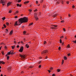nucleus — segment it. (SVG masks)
Returning a JSON list of instances; mask_svg holds the SVG:
<instances>
[{
	"mask_svg": "<svg viewBox=\"0 0 76 76\" xmlns=\"http://www.w3.org/2000/svg\"><path fill=\"white\" fill-rule=\"evenodd\" d=\"M20 19H21V21H22L23 23H26V22H27L28 20V18L26 17H24L23 18H21Z\"/></svg>",
	"mask_w": 76,
	"mask_h": 76,
	"instance_id": "f257e3e1",
	"label": "nucleus"
},
{
	"mask_svg": "<svg viewBox=\"0 0 76 76\" xmlns=\"http://www.w3.org/2000/svg\"><path fill=\"white\" fill-rule=\"evenodd\" d=\"M18 21H17V24H18V25H21L22 23H23L22 22V20L20 19V18L19 20Z\"/></svg>",
	"mask_w": 76,
	"mask_h": 76,
	"instance_id": "f03ea898",
	"label": "nucleus"
},
{
	"mask_svg": "<svg viewBox=\"0 0 76 76\" xmlns=\"http://www.w3.org/2000/svg\"><path fill=\"white\" fill-rule=\"evenodd\" d=\"M34 18H35L36 20H38L39 19L38 18V17H37V13H35L34 14Z\"/></svg>",
	"mask_w": 76,
	"mask_h": 76,
	"instance_id": "7ed1b4c3",
	"label": "nucleus"
},
{
	"mask_svg": "<svg viewBox=\"0 0 76 76\" xmlns=\"http://www.w3.org/2000/svg\"><path fill=\"white\" fill-rule=\"evenodd\" d=\"M1 3L2 4L3 6H4V4H5V1H4L3 0H1L0 1Z\"/></svg>",
	"mask_w": 76,
	"mask_h": 76,
	"instance_id": "20e7f679",
	"label": "nucleus"
},
{
	"mask_svg": "<svg viewBox=\"0 0 76 76\" xmlns=\"http://www.w3.org/2000/svg\"><path fill=\"white\" fill-rule=\"evenodd\" d=\"M23 47L22 46L19 50V52H22L23 51Z\"/></svg>",
	"mask_w": 76,
	"mask_h": 76,
	"instance_id": "39448f33",
	"label": "nucleus"
},
{
	"mask_svg": "<svg viewBox=\"0 0 76 76\" xmlns=\"http://www.w3.org/2000/svg\"><path fill=\"white\" fill-rule=\"evenodd\" d=\"M48 50H43V51L41 53L42 54H43L47 53H48Z\"/></svg>",
	"mask_w": 76,
	"mask_h": 76,
	"instance_id": "423d86ee",
	"label": "nucleus"
},
{
	"mask_svg": "<svg viewBox=\"0 0 76 76\" xmlns=\"http://www.w3.org/2000/svg\"><path fill=\"white\" fill-rule=\"evenodd\" d=\"M20 56L21 57V58H23L25 57V55H22L20 54Z\"/></svg>",
	"mask_w": 76,
	"mask_h": 76,
	"instance_id": "0eeeda50",
	"label": "nucleus"
},
{
	"mask_svg": "<svg viewBox=\"0 0 76 76\" xmlns=\"http://www.w3.org/2000/svg\"><path fill=\"white\" fill-rule=\"evenodd\" d=\"M18 21H16L15 23L14 24V26H16L17 25L18 26Z\"/></svg>",
	"mask_w": 76,
	"mask_h": 76,
	"instance_id": "6e6552de",
	"label": "nucleus"
},
{
	"mask_svg": "<svg viewBox=\"0 0 76 76\" xmlns=\"http://www.w3.org/2000/svg\"><path fill=\"white\" fill-rule=\"evenodd\" d=\"M10 54H11V52H9L6 55V56H5L6 57H7V56H9V55H10Z\"/></svg>",
	"mask_w": 76,
	"mask_h": 76,
	"instance_id": "1a4fd4ad",
	"label": "nucleus"
},
{
	"mask_svg": "<svg viewBox=\"0 0 76 76\" xmlns=\"http://www.w3.org/2000/svg\"><path fill=\"white\" fill-rule=\"evenodd\" d=\"M11 3H12V2H8L7 3V6H10V5L11 4Z\"/></svg>",
	"mask_w": 76,
	"mask_h": 76,
	"instance_id": "9d476101",
	"label": "nucleus"
},
{
	"mask_svg": "<svg viewBox=\"0 0 76 76\" xmlns=\"http://www.w3.org/2000/svg\"><path fill=\"white\" fill-rule=\"evenodd\" d=\"M12 34H13V30H12L10 33V35H12Z\"/></svg>",
	"mask_w": 76,
	"mask_h": 76,
	"instance_id": "9b49d317",
	"label": "nucleus"
},
{
	"mask_svg": "<svg viewBox=\"0 0 76 76\" xmlns=\"http://www.w3.org/2000/svg\"><path fill=\"white\" fill-rule=\"evenodd\" d=\"M17 6L18 7V6H19L20 7H21V6H22V4H20V5L19 4H17Z\"/></svg>",
	"mask_w": 76,
	"mask_h": 76,
	"instance_id": "f8f14e48",
	"label": "nucleus"
},
{
	"mask_svg": "<svg viewBox=\"0 0 76 76\" xmlns=\"http://www.w3.org/2000/svg\"><path fill=\"white\" fill-rule=\"evenodd\" d=\"M8 71L9 72H10L11 71V68L10 67H9L8 68Z\"/></svg>",
	"mask_w": 76,
	"mask_h": 76,
	"instance_id": "ddd939ff",
	"label": "nucleus"
},
{
	"mask_svg": "<svg viewBox=\"0 0 76 76\" xmlns=\"http://www.w3.org/2000/svg\"><path fill=\"white\" fill-rule=\"evenodd\" d=\"M11 47H12V50H13V49H14V48H15V45H14L13 46H12Z\"/></svg>",
	"mask_w": 76,
	"mask_h": 76,
	"instance_id": "4468645a",
	"label": "nucleus"
},
{
	"mask_svg": "<svg viewBox=\"0 0 76 76\" xmlns=\"http://www.w3.org/2000/svg\"><path fill=\"white\" fill-rule=\"evenodd\" d=\"M29 2V1H26L24 2V4H26V3H28Z\"/></svg>",
	"mask_w": 76,
	"mask_h": 76,
	"instance_id": "2eb2a0df",
	"label": "nucleus"
},
{
	"mask_svg": "<svg viewBox=\"0 0 76 76\" xmlns=\"http://www.w3.org/2000/svg\"><path fill=\"white\" fill-rule=\"evenodd\" d=\"M26 47L27 48H29V45H28V44H26Z\"/></svg>",
	"mask_w": 76,
	"mask_h": 76,
	"instance_id": "dca6fc26",
	"label": "nucleus"
},
{
	"mask_svg": "<svg viewBox=\"0 0 76 76\" xmlns=\"http://www.w3.org/2000/svg\"><path fill=\"white\" fill-rule=\"evenodd\" d=\"M29 68H30L31 69H32V68H33L34 67V66H33L30 65L29 67H28Z\"/></svg>",
	"mask_w": 76,
	"mask_h": 76,
	"instance_id": "f3484780",
	"label": "nucleus"
},
{
	"mask_svg": "<svg viewBox=\"0 0 76 76\" xmlns=\"http://www.w3.org/2000/svg\"><path fill=\"white\" fill-rule=\"evenodd\" d=\"M6 31H5V32L7 34V33H8L9 30L7 29H6Z\"/></svg>",
	"mask_w": 76,
	"mask_h": 76,
	"instance_id": "a211bd4d",
	"label": "nucleus"
},
{
	"mask_svg": "<svg viewBox=\"0 0 76 76\" xmlns=\"http://www.w3.org/2000/svg\"><path fill=\"white\" fill-rule=\"evenodd\" d=\"M16 54V53L15 52L13 53V50H12V52L11 53V54Z\"/></svg>",
	"mask_w": 76,
	"mask_h": 76,
	"instance_id": "6ab92c4d",
	"label": "nucleus"
},
{
	"mask_svg": "<svg viewBox=\"0 0 76 76\" xmlns=\"http://www.w3.org/2000/svg\"><path fill=\"white\" fill-rule=\"evenodd\" d=\"M64 59L65 60H67V58L65 56L64 57Z\"/></svg>",
	"mask_w": 76,
	"mask_h": 76,
	"instance_id": "aec40b11",
	"label": "nucleus"
},
{
	"mask_svg": "<svg viewBox=\"0 0 76 76\" xmlns=\"http://www.w3.org/2000/svg\"><path fill=\"white\" fill-rule=\"evenodd\" d=\"M5 19H6V18H5V17H4L2 18V19L3 20H5Z\"/></svg>",
	"mask_w": 76,
	"mask_h": 76,
	"instance_id": "412c9836",
	"label": "nucleus"
},
{
	"mask_svg": "<svg viewBox=\"0 0 76 76\" xmlns=\"http://www.w3.org/2000/svg\"><path fill=\"white\" fill-rule=\"evenodd\" d=\"M1 63L3 64H5V63L3 61H1Z\"/></svg>",
	"mask_w": 76,
	"mask_h": 76,
	"instance_id": "4be33fe9",
	"label": "nucleus"
},
{
	"mask_svg": "<svg viewBox=\"0 0 76 76\" xmlns=\"http://www.w3.org/2000/svg\"><path fill=\"white\" fill-rule=\"evenodd\" d=\"M21 1L22 0H18V3H20Z\"/></svg>",
	"mask_w": 76,
	"mask_h": 76,
	"instance_id": "5701e85b",
	"label": "nucleus"
},
{
	"mask_svg": "<svg viewBox=\"0 0 76 76\" xmlns=\"http://www.w3.org/2000/svg\"><path fill=\"white\" fill-rule=\"evenodd\" d=\"M33 25V23H30L29 24V26H31V25Z\"/></svg>",
	"mask_w": 76,
	"mask_h": 76,
	"instance_id": "b1692460",
	"label": "nucleus"
},
{
	"mask_svg": "<svg viewBox=\"0 0 76 76\" xmlns=\"http://www.w3.org/2000/svg\"><path fill=\"white\" fill-rule=\"evenodd\" d=\"M7 60H9V56H7Z\"/></svg>",
	"mask_w": 76,
	"mask_h": 76,
	"instance_id": "393cba45",
	"label": "nucleus"
},
{
	"mask_svg": "<svg viewBox=\"0 0 76 76\" xmlns=\"http://www.w3.org/2000/svg\"><path fill=\"white\" fill-rule=\"evenodd\" d=\"M6 24L7 26H9V23H6Z\"/></svg>",
	"mask_w": 76,
	"mask_h": 76,
	"instance_id": "a878e982",
	"label": "nucleus"
},
{
	"mask_svg": "<svg viewBox=\"0 0 76 76\" xmlns=\"http://www.w3.org/2000/svg\"><path fill=\"white\" fill-rule=\"evenodd\" d=\"M29 12H32V10L31 9H29L28 10Z\"/></svg>",
	"mask_w": 76,
	"mask_h": 76,
	"instance_id": "bb28decb",
	"label": "nucleus"
},
{
	"mask_svg": "<svg viewBox=\"0 0 76 76\" xmlns=\"http://www.w3.org/2000/svg\"><path fill=\"white\" fill-rule=\"evenodd\" d=\"M61 23H64V20H62V21H61Z\"/></svg>",
	"mask_w": 76,
	"mask_h": 76,
	"instance_id": "cd10ccee",
	"label": "nucleus"
},
{
	"mask_svg": "<svg viewBox=\"0 0 76 76\" xmlns=\"http://www.w3.org/2000/svg\"><path fill=\"white\" fill-rule=\"evenodd\" d=\"M60 69H57V72H60Z\"/></svg>",
	"mask_w": 76,
	"mask_h": 76,
	"instance_id": "c85d7f7f",
	"label": "nucleus"
},
{
	"mask_svg": "<svg viewBox=\"0 0 76 76\" xmlns=\"http://www.w3.org/2000/svg\"><path fill=\"white\" fill-rule=\"evenodd\" d=\"M51 28V29H55L56 28L53 27H52Z\"/></svg>",
	"mask_w": 76,
	"mask_h": 76,
	"instance_id": "c756f323",
	"label": "nucleus"
},
{
	"mask_svg": "<svg viewBox=\"0 0 76 76\" xmlns=\"http://www.w3.org/2000/svg\"><path fill=\"white\" fill-rule=\"evenodd\" d=\"M3 26H4V27L5 28H6V25H5V24H4L3 25Z\"/></svg>",
	"mask_w": 76,
	"mask_h": 76,
	"instance_id": "7c9ffc66",
	"label": "nucleus"
},
{
	"mask_svg": "<svg viewBox=\"0 0 76 76\" xmlns=\"http://www.w3.org/2000/svg\"><path fill=\"white\" fill-rule=\"evenodd\" d=\"M67 55H68V57H69V56H70L71 54H70V53H69V54H67Z\"/></svg>",
	"mask_w": 76,
	"mask_h": 76,
	"instance_id": "2f4dec72",
	"label": "nucleus"
},
{
	"mask_svg": "<svg viewBox=\"0 0 76 76\" xmlns=\"http://www.w3.org/2000/svg\"><path fill=\"white\" fill-rule=\"evenodd\" d=\"M19 13V11H16V12H15L16 14L17 13Z\"/></svg>",
	"mask_w": 76,
	"mask_h": 76,
	"instance_id": "473e14b6",
	"label": "nucleus"
},
{
	"mask_svg": "<svg viewBox=\"0 0 76 76\" xmlns=\"http://www.w3.org/2000/svg\"><path fill=\"white\" fill-rule=\"evenodd\" d=\"M64 63V60H62V64H63Z\"/></svg>",
	"mask_w": 76,
	"mask_h": 76,
	"instance_id": "72a5a7b5",
	"label": "nucleus"
},
{
	"mask_svg": "<svg viewBox=\"0 0 76 76\" xmlns=\"http://www.w3.org/2000/svg\"><path fill=\"white\" fill-rule=\"evenodd\" d=\"M2 54H3V55H4V52H3V51H2L1 52Z\"/></svg>",
	"mask_w": 76,
	"mask_h": 76,
	"instance_id": "f704fd0d",
	"label": "nucleus"
},
{
	"mask_svg": "<svg viewBox=\"0 0 76 76\" xmlns=\"http://www.w3.org/2000/svg\"><path fill=\"white\" fill-rule=\"evenodd\" d=\"M53 16L54 17V18H55V17H56V16H57V15L56 14L55 15H54Z\"/></svg>",
	"mask_w": 76,
	"mask_h": 76,
	"instance_id": "c9c22d12",
	"label": "nucleus"
},
{
	"mask_svg": "<svg viewBox=\"0 0 76 76\" xmlns=\"http://www.w3.org/2000/svg\"><path fill=\"white\" fill-rule=\"evenodd\" d=\"M58 50H61V47H59Z\"/></svg>",
	"mask_w": 76,
	"mask_h": 76,
	"instance_id": "e433bc0d",
	"label": "nucleus"
},
{
	"mask_svg": "<svg viewBox=\"0 0 76 76\" xmlns=\"http://www.w3.org/2000/svg\"><path fill=\"white\" fill-rule=\"evenodd\" d=\"M67 47H68V48H70V45H68L67 46Z\"/></svg>",
	"mask_w": 76,
	"mask_h": 76,
	"instance_id": "4c0bfd02",
	"label": "nucleus"
},
{
	"mask_svg": "<svg viewBox=\"0 0 76 76\" xmlns=\"http://www.w3.org/2000/svg\"><path fill=\"white\" fill-rule=\"evenodd\" d=\"M9 12L10 13H12V10H10L9 11Z\"/></svg>",
	"mask_w": 76,
	"mask_h": 76,
	"instance_id": "58836bf2",
	"label": "nucleus"
},
{
	"mask_svg": "<svg viewBox=\"0 0 76 76\" xmlns=\"http://www.w3.org/2000/svg\"><path fill=\"white\" fill-rule=\"evenodd\" d=\"M62 40H61V39H60V43H62Z\"/></svg>",
	"mask_w": 76,
	"mask_h": 76,
	"instance_id": "ea45409f",
	"label": "nucleus"
},
{
	"mask_svg": "<svg viewBox=\"0 0 76 76\" xmlns=\"http://www.w3.org/2000/svg\"><path fill=\"white\" fill-rule=\"evenodd\" d=\"M66 3L68 4H69V1H66Z\"/></svg>",
	"mask_w": 76,
	"mask_h": 76,
	"instance_id": "a19ab883",
	"label": "nucleus"
},
{
	"mask_svg": "<svg viewBox=\"0 0 76 76\" xmlns=\"http://www.w3.org/2000/svg\"><path fill=\"white\" fill-rule=\"evenodd\" d=\"M41 65H39V68H41Z\"/></svg>",
	"mask_w": 76,
	"mask_h": 76,
	"instance_id": "79ce46f5",
	"label": "nucleus"
},
{
	"mask_svg": "<svg viewBox=\"0 0 76 76\" xmlns=\"http://www.w3.org/2000/svg\"><path fill=\"white\" fill-rule=\"evenodd\" d=\"M53 26H54V27H57V26L56 25H54Z\"/></svg>",
	"mask_w": 76,
	"mask_h": 76,
	"instance_id": "37998d69",
	"label": "nucleus"
},
{
	"mask_svg": "<svg viewBox=\"0 0 76 76\" xmlns=\"http://www.w3.org/2000/svg\"><path fill=\"white\" fill-rule=\"evenodd\" d=\"M46 43H47V42H46V41H45L44 42V44H46Z\"/></svg>",
	"mask_w": 76,
	"mask_h": 76,
	"instance_id": "c03bdc74",
	"label": "nucleus"
},
{
	"mask_svg": "<svg viewBox=\"0 0 76 76\" xmlns=\"http://www.w3.org/2000/svg\"><path fill=\"white\" fill-rule=\"evenodd\" d=\"M64 38V37L63 36H62L60 37V38Z\"/></svg>",
	"mask_w": 76,
	"mask_h": 76,
	"instance_id": "a18cd8bd",
	"label": "nucleus"
},
{
	"mask_svg": "<svg viewBox=\"0 0 76 76\" xmlns=\"http://www.w3.org/2000/svg\"><path fill=\"white\" fill-rule=\"evenodd\" d=\"M48 71L49 73H50V72H51V71H50V70H48Z\"/></svg>",
	"mask_w": 76,
	"mask_h": 76,
	"instance_id": "49530a36",
	"label": "nucleus"
},
{
	"mask_svg": "<svg viewBox=\"0 0 76 76\" xmlns=\"http://www.w3.org/2000/svg\"><path fill=\"white\" fill-rule=\"evenodd\" d=\"M56 76V75L54 74H53L52 75V76Z\"/></svg>",
	"mask_w": 76,
	"mask_h": 76,
	"instance_id": "de8ad7c7",
	"label": "nucleus"
},
{
	"mask_svg": "<svg viewBox=\"0 0 76 76\" xmlns=\"http://www.w3.org/2000/svg\"><path fill=\"white\" fill-rule=\"evenodd\" d=\"M38 15L39 16H40L41 15V12H39V13Z\"/></svg>",
	"mask_w": 76,
	"mask_h": 76,
	"instance_id": "09e8293b",
	"label": "nucleus"
},
{
	"mask_svg": "<svg viewBox=\"0 0 76 76\" xmlns=\"http://www.w3.org/2000/svg\"><path fill=\"white\" fill-rule=\"evenodd\" d=\"M7 46H5V47H4V48H5V49H7Z\"/></svg>",
	"mask_w": 76,
	"mask_h": 76,
	"instance_id": "8fccbe9b",
	"label": "nucleus"
},
{
	"mask_svg": "<svg viewBox=\"0 0 76 76\" xmlns=\"http://www.w3.org/2000/svg\"><path fill=\"white\" fill-rule=\"evenodd\" d=\"M59 3H60V1H58L57 2V4H59Z\"/></svg>",
	"mask_w": 76,
	"mask_h": 76,
	"instance_id": "3c124183",
	"label": "nucleus"
},
{
	"mask_svg": "<svg viewBox=\"0 0 76 76\" xmlns=\"http://www.w3.org/2000/svg\"><path fill=\"white\" fill-rule=\"evenodd\" d=\"M72 8H75V7L74 5H73L72 7Z\"/></svg>",
	"mask_w": 76,
	"mask_h": 76,
	"instance_id": "603ef678",
	"label": "nucleus"
},
{
	"mask_svg": "<svg viewBox=\"0 0 76 76\" xmlns=\"http://www.w3.org/2000/svg\"><path fill=\"white\" fill-rule=\"evenodd\" d=\"M23 71H22L21 72V74H23Z\"/></svg>",
	"mask_w": 76,
	"mask_h": 76,
	"instance_id": "864d4df0",
	"label": "nucleus"
},
{
	"mask_svg": "<svg viewBox=\"0 0 76 76\" xmlns=\"http://www.w3.org/2000/svg\"><path fill=\"white\" fill-rule=\"evenodd\" d=\"M26 31H24L23 32V33H24V34H26Z\"/></svg>",
	"mask_w": 76,
	"mask_h": 76,
	"instance_id": "5fc2aeb1",
	"label": "nucleus"
},
{
	"mask_svg": "<svg viewBox=\"0 0 76 76\" xmlns=\"http://www.w3.org/2000/svg\"><path fill=\"white\" fill-rule=\"evenodd\" d=\"M17 48H19V45H18L17 46Z\"/></svg>",
	"mask_w": 76,
	"mask_h": 76,
	"instance_id": "6e6d98bb",
	"label": "nucleus"
},
{
	"mask_svg": "<svg viewBox=\"0 0 76 76\" xmlns=\"http://www.w3.org/2000/svg\"><path fill=\"white\" fill-rule=\"evenodd\" d=\"M45 5H44L43 7L44 8H45Z\"/></svg>",
	"mask_w": 76,
	"mask_h": 76,
	"instance_id": "4d7b16f0",
	"label": "nucleus"
},
{
	"mask_svg": "<svg viewBox=\"0 0 76 76\" xmlns=\"http://www.w3.org/2000/svg\"><path fill=\"white\" fill-rule=\"evenodd\" d=\"M18 17H17V16H15V18H18Z\"/></svg>",
	"mask_w": 76,
	"mask_h": 76,
	"instance_id": "13d9d810",
	"label": "nucleus"
},
{
	"mask_svg": "<svg viewBox=\"0 0 76 76\" xmlns=\"http://www.w3.org/2000/svg\"><path fill=\"white\" fill-rule=\"evenodd\" d=\"M63 29L64 31H66V29H65V28H63Z\"/></svg>",
	"mask_w": 76,
	"mask_h": 76,
	"instance_id": "bf43d9fd",
	"label": "nucleus"
},
{
	"mask_svg": "<svg viewBox=\"0 0 76 76\" xmlns=\"http://www.w3.org/2000/svg\"><path fill=\"white\" fill-rule=\"evenodd\" d=\"M20 42V43H21V44H23V42L22 41H21Z\"/></svg>",
	"mask_w": 76,
	"mask_h": 76,
	"instance_id": "052dcab7",
	"label": "nucleus"
},
{
	"mask_svg": "<svg viewBox=\"0 0 76 76\" xmlns=\"http://www.w3.org/2000/svg\"><path fill=\"white\" fill-rule=\"evenodd\" d=\"M36 4H38V1H36Z\"/></svg>",
	"mask_w": 76,
	"mask_h": 76,
	"instance_id": "680f3d73",
	"label": "nucleus"
},
{
	"mask_svg": "<svg viewBox=\"0 0 76 76\" xmlns=\"http://www.w3.org/2000/svg\"><path fill=\"white\" fill-rule=\"evenodd\" d=\"M14 43H15V44H16V41H14Z\"/></svg>",
	"mask_w": 76,
	"mask_h": 76,
	"instance_id": "e2e57ef3",
	"label": "nucleus"
},
{
	"mask_svg": "<svg viewBox=\"0 0 76 76\" xmlns=\"http://www.w3.org/2000/svg\"><path fill=\"white\" fill-rule=\"evenodd\" d=\"M48 58V56H46V57H45V58L46 59H47V58Z\"/></svg>",
	"mask_w": 76,
	"mask_h": 76,
	"instance_id": "0e129e2a",
	"label": "nucleus"
},
{
	"mask_svg": "<svg viewBox=\"0 0 76 76\" xmlns=\"http://www.w3.org/2000/svg\"><path fill=\"white\" fill-rule=\"evenodd\" d=\"M36 11H37V9H36L35 10H34V12H36Z\"/></svg>",
	"mask_w": 76,
	"mask_h": 76,
	"instance_id": "69168bd1",
	"label": "nucleus"
},
{
	"mask_svg": "<svg viewBox=\"0 0 76 76\" xmlns=\"http://www.w3.org/2000/svg\"><path fill=\"white\" fill-rule=\"evenodd\" d=\"M50 69V70H52V69H53V67H51Z\"/></svg>",
	"mask_w": 76,
	"mask_h": 76,
	"instance_id": "338daca9",
	"label": "nucleus"
},
{
	"mask_svg": "<svg viewBox=\"0 0 76 76\" xmlns=\"http://www.w3.org/2000/svg\"><path fill=\"white\" fill-rule=\"evenodd\" d=\"M41 63V61L39 62V64H40V63Z\"/></svg>",
	"mask_w": 76,
	"mask_h": 76,
	"instance_id": "774afa93",
	"label": "nucleus"
}]
</instances>
